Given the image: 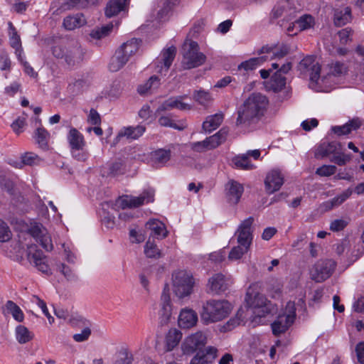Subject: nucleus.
Masks as SVG:
<instances>
[{
	"mask_svg": "<svg viewBox=\"0 0 364 364\" xmlns=\"http://www.w3.org/2000/svg\"><path fill=\"white\" fill-rule=\"evenodd\" d=\"M250 247L245 245L238 244L237 246L234 247L228 255L230 260H237L242 257V256L247 252Z\"/></svg>",
	"mask_w": 364,
	"mask_h": 364,
	"instance_id": "nucleus-47",
	"label": "nucleus"
},
{
	"mask_svg": "<svg viewBox=\"0 0 364 364\" xmlns=\"http://www.w3.org/2000/svg\"><path fill=\"white\" fill-rule=\"evenodd\" d=\"M194 100L200 105L205 106L210 103L213 100L211 95L203 90H199L193 94Z\"/></svg>",
	"mask_w": 364,
	"mask_h": 364,
	"instance_id": "nucleus-48",
	"label": "nucleus"
},
{
	"mask_svg": "<svg viewBox=\"0 0 364 364\" xmlns=\"http://www.w3.org/2000/svg\"><path fill=\"white\" fill-rule=\"evenodd\" d=\"M182 338L181 333L176 328L168 331L166 336V349L167 351L172 350L179 343Z\"/></svg>",
	"mask_w": 364,
	"mask_h": 364,
	"instance_id": "nucleus-34",
	"label": "nucleus"
},
{
	"mask_svg": "<svg viewBox=\"0 0 364 364\" xmlns=\"http://www.w3.org/2000/svg\"><path fill=\"white\" fill-rule=\"evenodd\" d=\"M283 183L284 176L277 169L270 171L264 180L265 189L269 194L279 191Z\"/></svg>",
	"mask_w": 364,
	"mask_h": 364,
	"instance_id": "nucleus-17",
	"label": "nucleus"
},
{
	"mask_svg": "<svg viewBox=\"0 0 364 364\" xmlns=\"http://www.w3.org/2000/svg\"><path fill=\"white\" fill-rule=\"evenodd\" d=\"M230 284V279L221 273L213 274L208 282V292L220 294L226 291Z\"/></svg>",
	"mask_w": 364,
	"mask_h": 364,
	"instance_id": "nucleus-14",
	"label": "nucleus"
},
{
	"mask_svg": "<svg viewBox=\"0 0 364 364\" xmlns=\"http://www.w3.org/2000/svg\"><path fill=\"white\" fill-rule=\"evenodd\" d=\"M159 124L162 127H171L177 130H183L184 127L182 125L177 124L172 119L168 116H161L159 120Z\"/></svg>",
	"mask_w": 364,
	"mask_h": 364,
	"instance_id": "nucleus-57",
	"label": "nucleus"
},
{
	"mask_svg": "<svg viewBox=\"0 0 364 364\" xmlns=\"http://www.w3.org/2000/svg\"><path fill=\"white\" fill-rule=\"evenodd\" d=\"M144 253L150 258H158L161 257V252L154 242L148 241L144 246Z\"/></svg>",
	"mask_w": 364,
	"mask_h": 364,
	"instance_id": "nucleus-55",
	"label": "nucleus"
},
{
	"mask_svg": "<svg viewBox=\"0 0 364 364\" xmlns=\"http://www.w3.org/2000/svg\"><path fill=\"white\" fill-rule=\"evenodd\" d=\"M298 70L301 74L309 75L310 78V84H318L319 80L322 81L326 77L321 75L323 71L321 70L319 63L313 55H308L303 58L298 65Z\"/></svg>",
	"mask_w": 364,
	"mask_h": 364,
	"instance_id": "nucleus-9",
	"label": "nucleus"
},
{
	"mask_svg": "<svg viewBox=\"0 0 364 364\" xmlns=\"http://www.w3.org/2000/svg\"><path fill=\"white\" fill-rule=\"evenodd\" d=\"M70 324L74 328H83L86 326H92L91 322L82 316H72L69 318Z\"/></svg>",
	"mask_w": 364,
	"mask_h": 364,
	"instance_id": "nucleus-53",
	"label": "nucleus"
},
{
	"mask_svg": "<svg viewBox=\"0 0 364 364\" xmlns=\"http://www.w3.org/2000/svg\"><path fill=\"white\" fill-rule=\"evenodd\" d=\"M146 228L151 231V235L159 239H163L168 235L165 225L157 219L149 220L146 223Z\"/></svg>",
	"mask_w": 364,
	"mask_h": 364,
	"instance_id": "nucleus-26",
	"label": "nucleus"
},
{
	"mask_svg": "<svg viewBox=\"0 0 364 364\" xmlns=\"http://www.w3.org/2000/svg\"><path fill=\"white\" fill-rule=\"evenodd\" d=\"M261 285L259 283L252 284L247 290L245 302L247 306L254 309V314L259 317L271 313L273 305L260 293Z\"/></svg>",
	"mask_w": 364,
	"mask_h": 364,
	"instance_id": "nucleus-4",
	"label": "nucleus"
},
{
	"mask_svg": "<svg viewBox=\"0 0 364 364\" xmlns=\"http://www.w3.org/2000/svg\"><path fill=\"white\" fill-rule=\"evenodd\" d=\"M218 349L214 346H208L203 350H199L191 359L190 364H211L218 356Z\"/></svg>",
	"mask_w": 364,
	"mask_h": 364,
	"instance_id": "nucleus-19",
	"label": "nucleus"
},
{
	"mask_svg": "<svg viewBox=\"0 0 364 364\" xmlns=\"http://www.w3.org/2000/svg\"><path fill=\"white\" fill-rule=\"evenodd\" d=\"M341 151V145L336 141L322 142L316 148L314 155L317 159L324 158Z\"/></svg>",
	"mask_w": 364,
	"mask_h": 364,
	"instance_id": "nucleus-24",
	"label": "nucleus"
},
{
	"mask_svg": "<svg viewBox=\"0 0 364 364\" xmlns=\"http://www.w3.org/2000/svg\"><path fill=\"white\" fill-rule=\"evenodd\" d=\"M31 301L32 303L36 304L41 309L43 314L48 318V320L50 324L54 323V318L48 312V309L44 301H43L38 296L36 295L32 296Z\"/></svg>",
	"mask_w": 364,
	"mask_h": 364,
	"instance_id": "nucleus-50",
	"label": "nucleus"
},
{
	"mask_svg": "<svg viewBox=\"0 0 364 364\" xmlns=\"http://www.w3.org/2000/svg\"><path fill=\"white\" fill-rule=\"evenodd\" d=\"M8 25L9 28V34L10 46L13 48L21 46V38L17 33L16 29L15 28L11 22H9Z\"/></svg>",
	"mask_w": 364,
	"mask_h": 364,
	"instance_id": "nucleus-49",
	"label": "nucleus"
},
{
	"mask_svg": "<svg viewBox=\"0 0 364 364\" xmlns=\"http://www.w3.org/2000/svg\"><path fill=\"white\" fill-rule=\"evenodd\" d=\"M353 193V189L351 188H348L340 195L332 198L331 200L326 201L324 203V205L328 209H332L334 207L339 206L343 202H345L352 195Z\"/></svg>",
	"mask_w": 364,
	"mask_h": 364,
	"instance_id": "nucleus-36",
	"label": "nucleus"
},
{
	"mask_svg": "<svg viewBox=\"0 0 364 364\" xmlns=\"http://www.w3.org/2000/svg\"><path fill=\"white\" fill-rule=\"evenodd\" d=\"M12 237V232L7 223L0 219V242H6Z\"/></svg>",
	"mask_w": 364,
	"mask_h": 364,
	"instance_id": "nucleus-52",
	"label": "nucleus"
},
{
	"mask_svg": "<svg viewBox=\"0 0 364 364\" xmlns=\"http://www.w3.org/2000/svg\"><path fill=\"white\" fill-rule=\"evenodd\" d=\"M30 232L46 251H51L53 250V245L51 238L48 234L47 230L42 225L37 224L32 226L30 229Z\"/></svg>",
	"mask_w": 364,
	"mask_h": 364,
	"instance_id": "nucleus-15",
	"label": "nucleus"
},
{
	"mask_svg": "<svg viewBox=\"0 0 364 364\" xmlns=\"http://www.w3.org/2000/svg\"><path fill=\"white\" fill-rule=\"evenodd\" d=\"M351 18V10L346 7L341 10H336L334 13V23L336 26H342L350 21Z\"/></svg>",
	"mask_w": 364,
	"mask_h": 364,
	"instance_id": "nucleus-37",
	"label": "nucleus"
},
{
	"mask_svg": "<svg viewBox=\"0 0 364 364\" xmlns=\"http://www.w3.org/2000/svg\"><path fill=\"white\" fill-rule=\"evenodd\" d=\"M280 315L282 316H285V318L288 320H291V322L294 323V319L296 318V307L294 302H287L284 314Z\"/></svg>",
	"mask_w": 364,
	"mask_h": 364,
	"instance_id": "nucleus-58",
	"label": "nucleus"
},
{
	"mask_svg": "<svg viewBox=\"0 0 364 364\" xmlns=\"http://www.w3.org/2000/svg\"><path fill=\"white\" fill-rule=\"evenodd\" d=\"M315 24L314 18L309 14H304L295 21L299 31L309 29Z\"/></svg>",
	"mask_w": 364,
	"mask_h": 364,
	"instance_id": "nucleus-40",
	"label": "nucleus"
},
{
	"mask_svg": "<svg viewBox=\"0 0 364 364\" xmlns=\"http://www.w3.org/2000/svg\"><path fill=\"white\" fill-rule=\"evenodd\" d=\"M34 120L36 124H38L39 126L36 127L34 132L33 138L40 148L46 149L48 147L50 134L44 127L41 125V121L39 117H35Z\"/></svg>",
	"mask_w": 364,
	"mask_h": 364,
	"instance_id": "nucleus-25",
	"label": "nucleus"
},
{
	"mask_svg": "<svg viewBox=\"0 0 364 364\" xmlns=\"http://www.w3.org/2000/svg\"><path fill=\"white\" fill-rule=\"evenodd\" d=\"M176 53V48L174 46L163 50L156 61V72L159 73L167 72L175 58Z\"/></svg>",
	"mask_w": 364,
	"mask_h": 364,
	"instance_id": "nucleus-16",
	"label": "nucleus"
},
{
	"mask_svg": "<svg viewBox=\"0 0 364 364\" xmlns=\"http://www.w3.org/2000/svg\"><path fill=\"white\" fill-rule=\"evenodd\" d=\"M53 54L58 58L64 59L68 65L73 66L82 60L84 52L80 43L72 40L65 45L54 46Z\"/></svg>",
	"mask_w": 364,
	"mask_h": 364,
	"instance_id": "nucleus-6",
	"label": "nucleus"
},
{
	"mask_svg": "<svg viewBox=\"0 0 364 364\" xmlns=\"http://www.w3.org/2000/svg\"><path fill=\"white\" fill-rule=\"evenodd\" d=\"M151 157L156 164L164 165L171 159V151L159 149L152 152Z\"/></svg>",
	"mask_w": 364,
	"mask_h": 364,
	"instance_id": "nucleus-41",
	"label": "nucleus"
},
{
	"mask_svg": "<svg viewBox=\"0 0 364 364\" xmlns=\"http://www.w3.org/2000/svg\"><path fill=\"white\" fill-rule=\"evenodd\" d=\"M243 191L244 188L242 185L235 181H230L225 185V196L228 200L231 203H237Z\"/></svg>",
	"mask_w": 364,
	"mask_h": 364,
	"instance_id": "nucleus-21",
	"label": "nucleus"
},
{
	"mask_svg": "<svg viewBox=\"0 0 364 364\" xmlns=\"http://www.w3.org/2000/svg\"><path fill=\"white\" fill-rule=\"evenodd\" d=\"M292 323L291 320L279 315L277 320L272 324V332L275 336H278L284 333Z\"/></svg>",
	"mask_w": 364,
	"mask_h": 364,
	"instance_id": "nucleus-33",
	"label": "nucleus"
},
{
	"mask_svg": "<svg viewBox=\"0 0 364 364\" xmlns=\"http://www.w3.org/2000/svg\"><path fill=\"white\" fill-rule=\"evenodd\" d=\"M58 269L65 276L68 280H75L76 276L73 271L65 264L60 263Z\"/></svg>",
	"mask_w": 364,
	"mask_h": 364,
	"instance_id": "nucleus-63",
	"label": "nucleus"
},
{
	"mask_svg": "<svg viewBox=\"0 0 364 364\" xmlns=\"http://www.w3.org/2000/svg\"><path fill=\"white\" fill-rule=\"evenodd\" d=\"M290 48L287 45L280 46H263L258 51V55L264 54L268 56V60L282 58L289 53Z\"/></svg>",
	"mask_w": 364,
	"mask_h": 364,
	"instance_id": "nucleus-22",
	"label": "nucleus"
},
{
	"mask_svg": "<svg viewBox=\"0 0 364 364\" xmlns=\"http://www.w3.org/2000/svg\"><path fill=\"white\" fill-rule=\"evenodd\" d=\"M224 115L222 112L216 113L206 117L202 127L205 132H211L215 130L223 122Z\"/></svg>",
	"mask_w": 364,
	"mask_h": 364,
	"instance_id": "nucleus-27",
	"label": "nucleus"
},
{
	"mask_svg": "<svg viewBox=\"0 0 364 364\" xmlns=\"http://www.w3.org/2000/svg\"><path fill=\"white\" fill-rule=\"evenodd\" d=\"M291 9L289 0H280L272 10L274 17L279 18Z\"/></svg>",
	"mask_w": 364,
	"mask_h": 364,
	"instance_id": "nucleus-44",
	"label": "nucleus"
},
{
	"mask_svg": "<svg viewBox=\"0 0 364 364\" xmlns=\"http://www.w3.org/2000/svg\"><path fill=\"white\" fill-rule=\"evenodd\" d=\"M198 314L191 309H183L178 316V325L183 328H190L196 325Z\"/></svg>",
	"mask_w": 364,
	"mask_h": 364,
	"instance_id": "nucleus-23",
	"label": "nucleus"
},
{
	"mask_svg": "<svg viewBox=\"0 0 364 364\" xmlns=\"http://www.w3.org/2000/svg\"><path fill=\"white\" fill-rule=\"evenodd\" d=\"M208 337L205 332L198 331L187 336L182 343V350L185 354H191L205 346Z\"/></svg>",
	"mask_w": 364,
	"mask_h": 364,
	"instance_id": "nucleus-10",
	"label": "nucleus"
},
{
	"mask_svg": "<svg viewBox=\"0 0 364 364\" xmlns=\"http://www.w3.org/2000/svg\"><path fill=\"white\" fill-rule=\"evenodd\" d=\"M15 336L16 339L20 344L26 343L33 338V333L22 325H18L16 327Z\"/></svg>",
	"mask_w": 364,
	"mask_h": 364,
	"instance_id": "nucleus-38",
	"label": "nucleus"
},
{
	"mask_svg": "<svg viewBox=\"0 0 364 364\" xmlns=\"http://www.w3.org/2000/svg\"><path fill=\"white\" fill-rule=\"evenodd\" d=\"M336 169L333 165H323L316 169V173L320 176H330L336 172Z\"/></svg>",
	"mask_w": 364,
	"mask_h": 364,
	"instance_id": "nucleus-60",
	"label": "nucleus"
},
{
	"mask_svg": "<svg viewBox=\"0 0 364 364\" xmlns=\"http://www.w3.org/2000/svg\"><path fill=\"white\" fill-rule=\"evenodd\" d=\"M235 167L244 170H250L254 168V165L251 164L249 156L246 154L237 156L232 159Z\"/></svg>",
	"mask_w": 364,
	"mask_h": 364,
	"instance_id": "nucleus-43",
	"label": "nucleus"
},
{
	"mask_svg": "<svg viewBox=\"0 0 364 364\" xmlns=\"http://www.w3.org/2000/svg\"><path fill=\"white\" fill-rule=\"evenodd\" d=\"M89 4L90 0H67L63 4L61 8L64 10L81 9L87 8Z\"/></svg>",
	"mask_w": 364,
	"mask_h": 364,
	"instance_id": "nucleus-45",
	"label": "nucleus"
},
{
	"mask_svg": "<svg viewBox=\"0 0 364 364\" xmlns=\"http://www.w3.org/2000/svg\"><path fill=\"white\" fill-rule=\"evenodd\" d=\"M194 284L192 274L185 270H178L172 274V291L179 299L189 296L193 291Z\"/></svg>",
	"mask_w": 364,
	"mask_h": 364,
	"instance_id": "nucleus-7",
	"label": "nucleus"
},
{
	"mask_svg": "<svg viewBox=\"0 0 364 364\" xmlns=\"http://www.w3.org/2000/svg\"><path fill=\"white\" fill-rule=\"evenodd\" d=\"M232 305L224 299H209L203 303L200 313L205 325L220 321L227 318L232 311Z\"/></svg>",
	"mask_w": 364,
	"mask_h": 364,
	"instance_id": "nucleus-3",
	"label": "nucleus"
},
{
	"mask_svg": "<svg viewBox=\"0 0 364 364\" xmlns=\"http://www.w3.org/2000/svg\"><path fill=\"white\" fill-rule=\"evenodd\" d=\"M228 133V130L225 128H223L215 134L207 137L205 139L209 149H214L219 146L220 144H223L227 139Z\"/></svg>",
	"mask_w": 364,
	"mask_h": 364,
	"instance_id": "nucleus-30",
	"label": "nucleus"
},
{
	"mask_svg": "<svg viewBox=\"0 0 364 364\" xmlns=\"http://www.w3.org/2000/svg\"><path fill=\"white\" fill-rule=\"evenodd\" d=\"M91 335V326H86L79 333L73 335V338L75 341L80 343L87 341Z\"/></svg>",
	"mask_w": 364,
	"mask_h": 364,
	"instance_id": "nucleus-59",
	"label": "nucleus"
},
{
	"mask_svg": "<svg viewBox=\"0 0 364 364\" xmlns=\"http://www.w3.org/2000/svg\"><path fill=\"white\" fill-rule=\"evenodd\" d=\"M355 351L358 364H364V341L359 342L356 345Z\"/></svg>",
	"mask_w": 364,
	"mask_h": 364,
	"instance_id": "nucleus-64",
	"label": "nucleus"
},
{
	"mask_svg": "<svg viewBox=\"0 0 364 364\" xmlns=\"http://www.w3.org/2000/svg\"><path fill=\"white\" fill-rule=\"evenodd\" d=\"M336 266L332 259L317 262L311 270V279L316 282H321L331 277Z\"/></svg>",
	"mask_w": 364,
	"mask_h": 364,
	"instance_id": "nucleus-11",
	"label": "nucleus"
},
{
	"mask_svg": "<svg viewBox=\"0 0 364 364\" xmlns=\"http://www.w3.org/2000/svg\"><path fill=\"white\" fill-rule=\"evenodd\" d=\"M183 63L186 69L198 67L205 61V55L199 51L198 44L195 41H186L183 46Z\"/></svg>",
	"mask_w": 364,
	"mask_h": 364,
	"instance_id": "nucleus-8",
	"label": "nucleus"
},
{
	"mask_svg": "<svg viewBox=\"0 0 364 364\" xmlns=\"http://www.w3.org/2000/svg\"><path fill=\"white\" fill-rule=\"evenodd\" d=\"M254 222L253 217H249L244 220L240 224L235 235L237 236V243L250 246L252 242V223Z\"/></svg>",
	"mask_w": 364,
	"mask_h": 364,
	"instance_id": "nucleus-12",
	"label": "nucleus"
},
{
	"mask_svg": "<svg viewBox=\"0 0 364 364\" xmlns=\"http://www.w3.org/2000/svg\"><path fill=\"white\" fill-rule=\"evenodd\" d=\"M129 0H110L105 9V15L110 18L124 11Z\"/></svg>",
	"mask_w": 364,
	"mask_h": 364,
	"instance_id": "nucleus-31",
	"label": "nucleus"
},
{
	"mask_svg": "<svg viewBox=\"0 0 364 364\" xmlns=\"http://www.w3.org/2000/svg\"><path fill=\"white\" fill-rule=\"evenodd\" d=\"M286 85V77L280 73H274L267 82V87L274 92L281 91Z\"/></svg>",
	"mask_w": 364,
	"mask_h": 364,
	"instance_id": "nucleus-35",
	"label": "nucleus"
},
{
	"mask_svg": "<svg viewBox=\"0 0 364 364\" xmlns=\"http://www.w3.org/2000/svg\"><path fill=\"white\" fill-rule=\"evenodd\" d=\"M146 128L143 125L136 127H124L118 133L117 137H127L128 139H136L140 137L145 132Z\"/></svg>",
	"mask_w": 364,
	"mask_h": 364,
	"instance_id": "nucleus-28",
	"label": "nucleus"
},
{
	"mask_svg": "<svg viewBox=\"0 0 364 364\" xmlns=\"http://www.w3.org/2000/svg\"><path fill=\"white\" fill-rule=\"evenodd\" d=\"M186 97L187 95L170 97L158 107L157 112L171 110L174 108L180 110H189L191 109V106L183 102V100Z\"/></svg>",
	"mask_w": 364,
	"mask_h": 364,
	"instance_id": "nucleus-20",
	"label": "nucleus"
},
{
	"mask_svg": "<svg viewBox=\"0 0 364 364\" xmlns=\"http://www.w3.org/2000/svg\"><path fill=\"white\" fill-rule=\"evenodd\" d=\"M260 56L250 58L242 63L239 65V69H244L245 70H252L255 69L257 66L268 60V56L264 54L259 55Z\"/></svg>",
	"mask_w": 364,
	"mask_h": 364,
	"instance_id": "nucleus-39",
	"label": "nucleus"
},
{
	"mask_svg": "<svg viewBox=\"0 0 364 364\" xmlns=\"http://www.w3.org/2000/svg\"><path fill=\"white\" fill-rule=\"evenodd\" d=\"M28 259L33 264L37 269L44 274H50V269L46 262V257L41 250H35V247L31 246L28 252Z\"/></svg>",
	"mask_w": 364,
	"mask_h": 364,
	"instance_id": "nucleus-18",
	"label": "nucleus"
},
{
	"mask_svg": "<svg viewBox=\"0 0 364 364\" xmlns=\"http://www.w3.org/2000/svg\"><path fill=\"white\" fill-rule=\"evenodd\" d=\"M329 69V73L335 76L340 75L346 72L344 64L340 62L332 63Z\"/></svg>",
	"mask_w": 364,
	"mask_h": 364,
	"instance_id": "nucleus-62",
	"label": "nucleus"
},
{
	"mask_svg": "<svg viewBox=\"0 0 364 364\" xmlns=\"http://www.w3.org/2000/svg\"><path fill=\"white\" fill-rule=\"evenodd\" d=\"M113 29V25L109 23L106 26H103L101 28H97L92 30L90 33V36L95 39H102L109 35Z\"/></svg>",
	"mask_w": 364,
	"mask_h": 364,
	"instance_id": "nucleus-46",
	"label": "nucleus"
},
{
	"mask_svg": "<svg viewBox=\"0 0 364 364\" xmlns=\"http://www.w3.org/2000/svg\"><path fill=\"white\" fill-rule=\"evenodd\" d=\"M269 105L267 97L261 93L251 94L237 109L236 126L248 129L264 114Z\"/></svg>",
	"mask_w": 364,
	"mask_h": 364,
	"instance_id": "nucleus-1",
	"label": "nucleus"
},
{
	"mask_svg": "<svg viewBox=\"0 0 364 364\" xmlns=\"http://www.w3.org/2000/svg\"><path fill=\"white\" fill-rule=\"evenodd\" d=\"M6 308L16 321L22 322L24 320V314L22 310L14 301H8L6 303Z\"/></svg>",
	"mask_w": 364,
	"mask_h": 364,
	"instance_id": "nucleus-42",
	"label": "nucleus"
},
{
	"mask_svg": "<svg viewBox=\"0 0 364 364\" xmlns=\"http://www.w3.org/2000/svg\"><path fill=\"white\" fill-rule=\"evenodd\" d=\"M132 361L133 355L127 349L124 348L119 351L114 364H131Z\"/></svg>",
	"mask_w": 364,
	"mask_h": 364,
	"instance_id": "nucleus-51",
	"label": "nucleus"
},
{
	"mask_svg": "<svg viewBox=\"0 0 364 364\" xmlns=\"http://www.w3.org/2000/svg\"><path fill=\"white\" fill-rule=\"evenodd\" d=\"M21 160L24 165L28 166L38 165L42 161L41 159L33 152H28L22 155Z\"/></svg>",
	"mask_w": 364,
	"mask_h": 364,
	"instance_id": "nucleus-54",
	"label": "nucleus"
},
{
	"mask_svg": "<svg viewBox=\"0 0 364 364\" xmlns=\"http://www.w3.org/2000/svg\"><path fill=\"white\" fill-rule=\"evenodd\" d=\"M172 307L169 294L168 287H165L160 299L159 319L161 326L166 325L170 320L171 316Z\"/></svg>",
	"mask_w": 364,
	"mask_h": 364,
	"instance_id": "nucleus-13",
	"label": "nucleus"
},
{
	"mask_svg": "<svg viewBox=\"0 0 364 364\" xmlns=\"http://www.w3.org/2000/svg\"><path fill=\"white\" fill-rule=\"evenodd\" d=\"M11 64L8 53L4 50H1L0 51V70L2 71H10Z\"/></svg>",
	"mask_w": 364,
	"mask_h": 364,
	"instance_id": "nucleus-56",
	"label": "nucleus"
},
{
	"mask_svg": "<svg viewBox=\"0 0 364 364\" xmlns=\"http://www.w3.org/2000/svg\"><path fill=\"white\" fill-rule=\"evenodd\" d=\"M141 41L132 38L124 43L115 52L110 60L109 69L112 72H117L129 60L139 49Z\"/></svg>",
	"mask_w": 364,
	"mask_h": 364,
	"instance_id": "nucleus-5",
	"label": "nucleus"
},
{
	"mask_svg": "<svg viewBox=\"0 0 364 364\" xmlns=\"http://www.w3.org/2000/svg\"><path fill=\"white\" fill-rule=\"evenodd\" d=\"M341 151H339L334 154L333 158L331 159L332 162L338 164V166L345 165L350 160V156L349 155L341 153Z\"/></svg>",
	"mask_w": 364,
	"mask_h": 364,
	"instance_id": "nucleus-61",
	"label": "nucleus"
},
{
	"mask_svg": "<svg viewBox=\"0 0 364 364\" xmlns=\"http://www.w3.org/2000/svg\"><path fill=\"white\" fill-rule=\"evenodd\" d=\"M154 193L152 190L144 191L140 196L137 197L123 196L119 197L114 203L106 202L102 204L103 205V215H102V221L107 228H112L114 225V217L106 213L104 210L105 206L112 208L116 210L119 209H125L127 208H137L144 203H148L154 201Z\"/></svg>",
	"mask_w": 364,
	"mask_h": 364,
	"instance_id": "nucleus-2",
	"label": "nucleus"
},
{
	"mask_svg": "<svg viewBox=\"0 0 364 364\" xmlns=\"http://www.w3.org/2000/svg\"><path fill=\"white\" fill-rule=\"evenodd\" d=\"M86 23L85 18L82 14L68 16L63 20V26L67 30H74L83 26Z\"/></svg>",
	"mask_w": 364,
	"mask_h": 364,
	"instance_id": "nucleus-32",
	"label": "nucleus"
},
{
	"mask_svg": "<svg viewBox=\"0 0 364 364\" xmlns=\"http://www.w3.org/2000/svg\"><path fill=\"white\" fill-rule=\"evenodd\" d=\"M67 139L70 149L84 148L85 145L83 135L75 128L70 129Z\"/></svg>",
	"mask_w": 364,
	"mask_h": 364,
	"instance_id": "nucleus-29",
	"label": "nucleus"
}]
</instances>
